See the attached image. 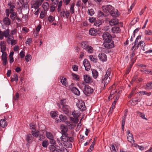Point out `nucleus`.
Segmentation results:
<instances>
[{
  "label": "nucleus",
  "mask_w": 152,
  "mask_h": 152,
  "mask_svg": "<svg viewBox=\"0 0 152 152\" xmlns=\"http://www.w3.org/2000/svg\"><path fill=\"white\" fill-rule=\"evenodd\" d=\"M139 44L142 50L144 51H145V47L146 45L145 42L143 41H139Z\"/></svg>",
  "instance_id": "58836bf2"
},
{
  "label": "nucleus",
  "mask_w": 152,
  "mask_h": 152,
  "mask_svg": "<svg viewBox=\"0 0 152 152\" xmlns=\"http://www.w3.org/2000/svg\"><path fill=\"white\" fill-rule=\"evenodd\" d=\"M60 79H61V82L63 85L66 87L68 86L66 78H64L63 77H61Z\"/></svg>",
  "instance_id": "4be33fe9"
},
{
  "label": "nucleus",
  "mask_w": 152,
  "mask_h": 152,
  "mask_svg": "<svg viewBox=\"0 0 152 152\" xmlns=\"http://www.w3.org/2000/svg\"><path fill=\"white\" fill-rule=\"evenodd\" d=\"M110 14L111 16L114 17H117L119 16V14L117 10H115L114 8Z\"/></svg>",
  "instance_id": "6ab92c4d"
},
{
  "label": "nucleus",
  "mask_w": 152,
  "mask_h": 152,
  "mask_svg": "<svg viewBox=\"0 0 152 152\" xmlns=\"http://www.w3.org/2000/svg\"><path fill=\"white\" fill-rule=\"evenodd\" d=\"M56 141L59 145L63 146V145H64V143L61 139V138L60 139L58 138H57L56 140Z\"/></svg>",
  "instance_id": "c9c22d12"
},
{
  "label": "nucleus",
  "mask_w": 152,
  "mask_h": 152,
  "mask_svg": "<svg viewBox=\"0 0 152 152\" xmlns=\"http://www.w3.org/2000/svg\"><path fill=\"white\" fill-rule=\"evenodd\" d=\"M48 144V140H45L42 142V145L44 148H46Z\"/></svg>",
  "instance_id": "3c124183"
},
{
  "label": "nucleus",
  "mask_w": 152,
  "mask_h": 152,
  "mask_svg": "<svg viewBox=\"0 0 152 152\" xmlns=\"http://www.w3.org/2000/svg\"><path fill=\"white\" fill-rule=\"evenodd\" d=\"M72 91L75 95L79 96L80 94V92L79 90L75 87H73L72 89Z\"/></svg>",
  "instance_id": "b1692460"
},
{
  "label": "nucleus",
  "mask_w": 152,
  "mask_h": 152,
  "mask_svg": "<svg viewBox=\"0 0 152 152\" xmlns=\"http://www.w3.org/2000/svg\"><path fill=\"white\" fill-rule=\"evenodd\" d=\"M44 0H37L32 1L31 2V8L35 10L39 9V7L41 5Z\"/></svg>",
  "instance_id": "f03ea898"
},
{
  "label": "nucleus",
  "mask_w": 152,
  "mask_h": 152,
  "mask_svg": "<svg viewBox=\"0 0 152 152\" xmlns=\"http://www.w3.org/2000/svg\"><path fill=\"white\" fill-rule=\"evenodd\" d=\"M89 44L88 41H85L82 42L80 43L81 46L82 48L84 49H86L88 46Z\"/></svg>",
  "instance_id": "393cba45"
},
{
  "label": "nucleus",
  "mask_w": 152,
  "mask_h": 152,
  "mask_svg": "<svg viewBox=\"0 0 152 152\" xmlns=\"http://www.w3.org/2000/svg\"><path fill=\"white\" fill-rule=\"evenodd\" d=\"M103 45L104 47L108 49L113 48L114 47V42L112 39L104 41Z\"/></svg>",
  "instance_id": "7ed1b4c3"
},
{
  "label": "nucleus",
  "mask_w": 152,
  "mask_h": 152,
  "mask_svg": "<svg viewBox=\"0 0 152 152\" xmlns=\"http://www.w3.org/2000/svg\"><path fill=\"white\" fill-rule=\"evenodd\" d=\"M70 119L71 121L75 123H77L79 121V119L78 118H74L73 117H70Z\"/></svg>",
  "instance_id": "c03bdc74"
},
{
  "label": "nucleus",
  "mask_w": 152,
  "mask_h": 152,
  "mask_svg": "<svg viewBox=\"0 0 152 152\" xmlns=\"http://www.w3.org/2000/svg\"><path fill=\"white\" fill-rule=\"evenodd\" d=\"M71 75L72 76V79L73 80L75 81H78L79 80L80 76L79 75L74 73H72Z\"/></svg>",
  "instance_id": "c756f323"
},
{
  "label": "nucleus",
  "mask_w": 152,
  "mask_h": 152,
  "mask_svg": "<svg viewBox=\"0 0 152 152\" xmlns=\"http://www.w3.org/2000/svg\"><path fill=\"white\" fill-rule=\"evenodd\" d=\"M61 129L62 134H67L66 132L68 130V128L66 126L62 124L61 125Z\"/></svg>",
  "instance_id": "a211bd4d"
},
{
  "label": "nucleus",
  "mask_w": 152,
  "mask_h": 152,
  "mask_svg": "<svg viewBox=\"0 0 152 152\" xmlns=\"http://www.w3.org/2000/svg\"><path fill=\"white\" fill-rule=\"evenodd\" d=\"M137 113L139 114V116L141 117L142 119H144L146 120H147L148 119L146 118L145 117V115L144 113L140 112L139 111H137Z\"/></svg>",
  "instance_id": "79ce46f5"
},
{
  "label": "nucleus",
  "mask_w": 152,
  "mask_h": 152,
  "mask_svg": "<svg viewBox=\"0 0 152 152\" xmlns=\"http://www.w3.org/2000/svg\"><path fill=\"white\" fill-rule=\"evenodd\" d=\"M60 104L62 107L65 105H67V101L66 99H61L60 100Z\"/></svg>",
  "instance_id": "09e8293b"
},
{
  "label": "nucleus",
  "mask_w": 152,
  "mask_h": 152,
  "mask_svg": "<svg viewBox=\"0 0 152 152\" xmlns=\"http://www.w3.org/2000/svg\"><path fill=\"white\" fill-rule=\"evenodd\" d=\"M118 23V20L117 18H114L112 19L110 21L109 23L110 25L113 26L117 24Z\"/></svg>",
  "instance_id": "bb28decb"
},
{
  "label": "nucleus",
  "mask_w": 152,
  "mask_h": 152,
  "mask_svg": "<svg viewBox=\"0 0 152 152\" xmlns=\"http://www.w3.org/2000/svg\"><path fill=\"white\" fill-rule=\"evenodd\" d=\"M88 20L90 23H92L95 21L96 18L94 17H89Z\"/></svg>",
  "instance_id": "338daca9"
},
{
  "label": "nucleus",
  "mask_w": 152,
  "mask_h": 152,
  "mask_svg": "<svg viewBox=\"0 0 152 152\" xmlns=\"http://www.w3.org/2000/svg\"><path fill=\"white\" fill-rule=\"evenodd\" d=\"M89 59L91 61L96 63L97 61V58L95 56L90 55L89 56Z\"/></svg>",
  "instance_id": "473e14b6"
},
{
  "label": "nucleus",
  "mask_w": 152,
  "mask_h": 152,
  "mask_svg": "<svg viewBox=\"0 0 152 152\" xmlns=\"http://www.w3.org/2000/svg\"><path fill=\"white\" fill-rule=\"evenodd\" d=\"M103 11L105 13H109L110 14L113 10L114 8L110 5L104 6L102 7Z\"/></svg>",
  "instance_id": "6e6552de"
},
{
  "label": "nucleus",
  "mask_w": 152,
  "mask_h": 152,
  "mask_svg": "<svg viewBox=\"0 0 152 152\" xmlns=\"http://www.w3.org/2000/svg\"><path fill=\"white\" fill-rule=\"evenodd\" d=\"M2 22L4 26H8L11 24V20L8 17H5L3 18Z\"/></svg>",
  "instance_id": "f8f14e48"
},
{
  "label": "nucleus",
  "mask_w": 152,
  "mask_h": 152,
  "mask_svg": "<svg viewBox=\"0 0 152 152\" xmlns=\"http://www.w3.org/2000/svg\"><path fill=\"white\" fill-rule=\"evenodd\" d=\"M85 50L88 53H92L94 49L91 46L89 45L86 49Z\"/></svg>",
  "instance_id": "e433bc0d"
},
{
  "label": "nucleus",
  "mask_w": 152,
  "mask_h": 152,
  "mask_svg": "<svg viewBox=\"0 0 152 152\" xmlns=\"http://www.w3.org/2000/svg\"><path fill=\"white\" fill-rule=\"evenodd\" d=\"M8 5L10 7L9 9L10 11V12H14V9L15 8V6L12 4L11 1L9 2Z\"/></svg>",
  "instance_id": "c85d7f7f"
},
{
  "label": "nucleus",
  "mask_w": 152,
  "mask_h": 152,
  "mask_svg": "<svg viewBox=\"0 0 152 152\" xmlns=\"http://www.w3.org/2000/svg\"><path fill=\"white\" fill-rule=\"evenodd\" d=\"M146 89H152V82L151 81L147 83L145 88Z\"/></svg>",
  "instance_id": "4c0bfd02"
},
{
  "label": "nucleus",
  "mask_w": 152,
  "mask_h": 152,
  "mask_svg": "<svg viewBox=\"0 0 152 152\" xmlns=\"http://www.w3.org/2000/svg\"><path fill=\"white\" fill-rule=\"evenodd\" d=\"M127 139L128 141L132 145L134 144L135 141L133 139V137L132 134H130L129 135H128Z\"/></svg>",
  "instance_id": "aec40b11"
},
{
  "label": "nucleus",
  "mask_w": 152,
  "mask_h": 152,
  "mask_svg": "<svg viewBox=\"0 0 152 152\" xmlns=\"http://www.w3.org/2000/svg\"><path fill=\"white\" fill-rule=\"evenodd\" d=\"M118 94H120L119 92L117 93L116 90L115 89L112 90L110 92V95L108 97L109 99H112L116 97V95Z\"/></svg>",
  "instance_id": "9b49d317"
},
{
  "label": "nucleus",
  "mask_w": 152,
  "mask_h": 152,
  "mask_svg": "<svg viewBox=\"0 0 152 152\" xmlns=\"http://www.w3.org/2000/svg\"><path fill=\"white\" fill-rule=\"evenodd\" d=\"M30 128L31 129V132H33L35 131L36 125L35 124L33 123H31L30 125Z\"/></svg>",
  "instance_id": "49530a36"
},
{
  "label": "nucleus",
  "mask_w": 152,
  "mask_h": 152,
  "mask_svg": "<svg viewBox=\"0 0 152 152\" xmlns=\"http://www.w3.org/2000/svg\"><path fill=\"white\" fill-rule=\"evenodd\" d=\"M111 70L110 68L108 69L106 71L105 75L102 79V83L104 84V86H106L110 81L112 78V75L111 74Z\"/></svg>",
  "instance_id": "f257e3e1"
},
{
  "label": "nucleus",
  "mask_w": 152,
  "mask_h": 152,
  "mask_svg": "<svg viewBox=\"0 0 152 152\" xmlns=\"http://www.w3.org/2000/svg\"><path fill=\"white\" fill-rule=\"evenodd\" d=\"M10 17L12 21H14L17 16V13L16 12H10Z\"/></svg>",
  "instance_id": "412c9836"
},
{
  "label": "nucleus",
  "mask_w": 152,
  "mask_h": 152,
  "mask_svg": "<svg viewBox=\"0 0 152 152\" xmlns=\"http://www.w3.org/2000/svg\"><path fill=\"white\" fill-rule=\"evenodd\" d=\"M98 56L99 59L102 61H107L106 55L104 53L99 54Z\"/></svg>",
  "instance_id": "f3484780"
},
{
  "label": "nucleus",
  "mask_w": 152,
  "mask_h": 152,
  "mask_svg": "<svg viewBox=\"0 0 152 152\" xmlns=\"http://www.w3.org/2000/svg\"><path fill=\"white\" fill-rule=\"evenodd\" d=\"M32 136L34 137H38L39 134H40V133L38 131H34L33 132H31Z\"/></svg>",
  "instance_id": "37998d69"
},
{
  "label": "nucleus",
  "mask_w": 152,
  "mask_h": 152,
  "mask_svg": "<svg viewBox=\"0 0 152 152\" xmlns=\"http://www.w3.org/2000/svg\"><path fill=\"white\" fill-rule=\"evenodd\" d=\"M59 118L60 122H65L66 120V117L65 115H59Z\"/></svg>",
  "instance_id": "a18cd8bd"
},
{
  "label": "nucleus",
  "mask_w": 152,
  "mask_h": 152,
  "mask_svg": "<svg viewBox=\"0 0 152 152\" xmlns=\"http://www.w3.org/2000/svg\"><path fill=\"white\" fill-rule=\"evenodd\" d=\"M75 3H73L70 4V12L71 14H73L74 13V7L75 6Z\"/></svg>",
  "instance_id": "f704fd0d"
},
{
  "label": "nucleus",
  "mask_w": 152,
  "mask_h": 152,
  "mask_svg": "<svg viewBox=\"0 0 152 152\" xmlns=\"http://www.w3.org/2000/svg\"><path fill=\"white\" fill-rule=\"evenodd\" d=\"M91 71L93 77L95 79L97 78L98 76V72L94 69H92Z\"/></svg>",
  "instance_id": "7c9ffc66"
},
{
  "label": "nucleus",
  "mask_w": 152,
  "mask_h": 152,
  "mask_svg": "<svg viewBox=\"0 0 152 152\" xmlns=\"http://www.w3.org/2000/svg\"><path fill=\"white\" fill-rule=\"evenodd\" d=\"M10 30L8 28L4 31L0 30V40L3 39L4 37L7 38L10 35Z\"/></svg>",
  "instance_id": "423d86ee"
},
{
  "label": "nucleus",
  "mask_w": 152,
  "mask_h": 152,
  "mask_svg": "<svg viewBox=\"0 0 152 152\" xmlns=\"http://www.w3.org/2000/svg\"><path fill=\"white\" fill-rule=\"evenodd\" d=\"M88 14L90 15H92L94 14V10L93 9H91L89 10H88Z\"/></svg>",
  "instance_id": "680f3d73"
},
{
  "label": "nucleus",
  "mask_w": 152,
  "mask_h": 152,
  "mask_svg": "<svg viewBox=\"0 0 152 152\" xmlns=\"http://www.w3.org/2000/svg\"><path fill=\"white\" fill-rule=\"evenodd\" d=\"M135 93V91L134 90H132V91L130 93V94L128 96V97L129 98H131V97L133 96V95Z\"/></svg>",
  "instance_id": "69168bd1"
},
{
  "label": "nucleus",
  "mask_w": 152,
  "mask_h": 152,
  "mask_svg": "<svg viewBox=\"0 0 152 152\" xmlns=\"http://www.w3.org/2000/svg\"><path fill=\"white\" fill-rule=\"evenodd\" d=\"M48 20L50 23H52L55 20V18L52 15H50L48 17Z\"/></svg>",
  "instance_id": "de8ad7c7"
},
{
  "label": "nucleus",
  "mask_w": 152,
  "mask_h": 152,
  "mask_svg": "<svg viewBox=\"0 0 152 152\" xmlns=\"http://www.w3.org/2000/svg\"><path fill=\"white\" fill-rule=\"evenodd\" d=\"M84 94L87 96H89L93 93L94 90L90 86L88 85H85L83 90Z\"/></svg>",
  "instance_id": "20e7f679"
},
{
  "label": "nucleus",
  "mask_w": 152,
  "mask_h": 152,
  "mask_svg": "<svg viewBox=\"0 0 152 152\" xmlns=\"http://www.w3.org/2000/svg\"><path fill=\"white\" fill-rule=\"evenodd\" d=\"M141 100V98H134L133 99L132 102L134 103L137 104L138 102H140Z\"/></svg>",
  "instance_id": "864d4df0"
},
{
  "label": "nucleus",
  "mask_w": 152,
  "mask_h": 152,
  "mask_svg": "<svg viewBox=\"0 0 152 152\" xmlns=\"http://www.w3.org/2000/svg\"><path fill=\"white\" fill-rule=\"evenodd\" d=\"M110 149L112 152H117V149L115 148V146L113 145H111Z\"/></svg>",
  "instance_id": "5fc2aeb1"
},
{
  "label": "nucleus",
  "mask_w": 152,
  "mask_h": 152,
  "mask_svg": "<svg viewBox=\"0 0 152 152\" xmlns=\"http://www.w3.org/2000/svg\"><path fill=\"white\" fill-rule=\"evenodd\" d=\"M112 30L113 33H119L121 31L120 28L116 26L113 27L112 28Z\"/></svg>",
  "instance_id": "cd10ccee"
},
{
  "label": "nucleus",
  "mask_w": 152,
  "mask_h": 152,
  "mask_svg": "<svg viewBox=\"0 0 152 152\" xmlns=\"http://www.w3.org/2000/svg\"><path fill=\"white\" fill-rule=\"evenodd\" d=\"M83 64L85 66V70L87 71L90 70L91 65L89 61L86 59H84L83 61Z\"/></svg>",
  "instance_id": "1a4fd4ad"
},
{
  "label": "nucleus",
  "mask_w": 152,
  "mask_h": 152,
  "mask_svg": "<svg viewBox=\"0 0 152 152\" xmlns=\"http://www.w3.org/2000/svg\"><path fill=\"white\" fill-rule=\"evenodd\" d=\"M84 82L87 83H91L93 82V79L89 75H83Z\"/></svg>",
  "instance_id": "0eeeda50"
},
{
  "label": "nucleus",
  "mask_w": 152,
  "mask_h": 152,
  "mask_svg": "<svg viewBox=\"0 0 152 152\" xmlns=\"http://www.w3.org/2000/svg\"><path fill=\"white\" fill-rule=\"evenodd\" d=\"M18 80V78L17 74L13 76V78L11 79V81L12 82L14 81H17Z\"/></svg>",
  "instance_id": "603ef678"
},
{
  "label": "nucleus",
  "mask_w": 152,
  "mask_h": 152,
  "mask_svg": "<svg viewBox=\"0 0 152 152\" xmlns=\"http://www.w3.org/2000/svg\"><path fill=\"white\" fill-rule=\"evenodd\" d=\"M102 37L104 41H107L108 39L111 40L112 38L111 35L108 33L105 32L102 34Z\"/></svg>",
  "instance_id": "9d476101"
},
{
  "label": "nucleus",
  "mask_w": 152,
  "mask_h": 152,
  "mask_svg": "<svg viewBox=\"0 0 152 152\" xmlns=\"http://www.w3.org/2000/svg\"><path fill=\"white\" fill-rule=\"evenodd\" d=\"M135 54V51L134 50L132 53H131L130 58L131 59V61H134V59H133V58Z\"/></svg>",
  "instance_id": "e2e57ef3"
},
{
  "label": "nucleus",
  "mask_w": 152,
  "mask_h": 152,
  "mask_svg": "<svg viewBox=\"0 0 152 152\" xmlns=\"http://www.w3.org/2000/svg\"><path fill=\"white\" fill-rule=\"evenodd\" d=\"M45 135L49 139L52 138H54L53 135L50 132L46 131L45 133Z\"/></svg>",
  "instance_id": "72a5a7b5"
},
{
  "label": "nucleus",
  "mask_w": 152,
  "mask_h": 152,
  "mask_svg": "<svg viewBox=\"0 0 152 152\" xmlns=\"http://www.w3.org/2000/svg\"><path fill=\"white\" fill-rule=\"evenodd\" d=\"M76 106L80 111H84L86 110L85 102L83 101H79L77 103Z\"/></svg>",
  "instance_id": "39448f33"
},
{
  "label": "nucleus",
  "mask_w": 152,
  "mask_h": 152,
  "mask_svg": "<svg viewBox=\"0 0 152 152\" xmlns=\"http://www.w3.org/2000/svg\"><path fill=\"white\" fill-rule=\"evenodd\" d=\"M34 139V137L31 134H27L26 137V141L28 143H31Z\"/></svg>",
  "instance_id": "2eb2a0df"
},
{
  "label": "nucleus",
  "mask_w": 152,
  "mask_h": 152,
  "mask_svg": "<svg viewBox=\"0 0 152 152\" xmlns=\"http://www.w3.org/2000/svg\"><path fill=\"white\" fill-rule=\"evenodd\" d=\"M31 58V55H27L25 57V60L27 62H28Z\"/></svg>",
  "instance_id": "4d7b16f0"
},
{
  "label": "nucleus",
  "mask_w": 152,
  "mask_h": 152,
  "mask_svg": "<svg viewBox=\"0 0 152 152\" xmlns=\"http://www.w3.org/2000/svg\"><path fill=\"white\" fill-rule=\"evenodd\" d=\"M1 51V52H5L6 48V42L4 41H1L0 42Z\"/></svg>",
  "instance_id": "ddd939ff"
},
{
  "label": "nucleus",
  "mask_w": 152,
  "mask_h": 152,
  "mask_svg": "<svg viewBox=\"0 0 152 152\" xmlns=\"http://www.w3.org/2000/svg\"><path fill=\"white\" fill-rule=\"evenodd\" d=\"M67 134H62V136L61 137V139L64 142H68V137L67 135Z\"/></svg>",
  "instance_id": "5701e85b"
},
{
  "label": "nucleus",
  "mask_w": 152,
  "mask_h": 152,
  "mask_svg": "<svg viewBox=\"0 0 152 152\" xmlns=\"http://www.w3.org/2000/svg\"><path fill=\"white\" fill-rule=\"evenodd\" d=\"M139 19L138 17L135 18H134L131 21V23H132V24H135L137 21L139 20Z\"/></svg>",
  "instance_id": "bf43d9fd"
},
{
  "label": "nucleus",
  "mask_w": 152,
  "mask_h": 152,
  "mask_svg": "<svg viewBox=\"0 0 152 152\" xmlns=\"http://www.w3.org/2000/svg\"><path fill=\"white\" fill-rule=\"evenodd\" d=\"M72 115L74 118H78L80 115V113L78 110H74L72 113Z\"/></svg>",
  "instance_id": "a878e982"
},
{
  "label": "nucleus",
  "mask_w": 152,
  "mask_h": 152,
  "mask_svg": "<svg viewBox=\"0 0 152 152\" xmlns=\"http://www.w3.org/2000/svg\"><path fill=\"white\" fill-rule=\"evenodd\" d=\"M11 41V44L12 45H16L17 43V40H14V39H12L10 40Z\"/></svg>",
  "instance_id": "0e129e2a"
},
{
  "label": "nucleus",
  "mask_w": 152,
  "mask_h": 152,
  "mask_svg": "<svg viewBox=\"0 0 152 152\" xmlns=\"http://www.w3.org/2000/svg\"><path fill=\"white\" fill-rule=\"evenodd\" d=\"M42 7L43 8L44 10H48L49 8V3L48 2L44 3L42 5Z\"/></svg>",
  "instance_id": "2f4dec72"
},
{
  "label": "nucleus",
  "mask_w": 152,
  "mask_h": 152,
  "mask_svg": "<svg viewBox=\"0 0 152 152\" xmlns=\"http://www.w3.org/2000/svg\"><path fill=\"white\" fill-rule=\"evenodd\" d=\"M72 68L74 71H78V66L75 65H73Z\"/></svg>",
  "instance_id": "052dcab7"
},
{
  "label": "nucleus",
  "mask_w": 152,
  "mask_h": 152,
  "mask_svg": "<svg viewBox=\"0 0 152 152\" xmlns=\"http://www.w3.org/2000/svg\"><path fill=\"white\" fill-rule=\"evenodd\" d=\"M145 33L146 35L148 34L150 35L152 34V31L151 30L148 31L145 30Z\"/></svg>",
  "instance_id": "774afa93"
},
{
  "label": "nucleus",
  "mask_w": 152,
  "mask_h": 152,
  "mask_svg": "<svg viewBox=\"0 0 152 152\" xmlns=\"http://www.w3.org/2000/svg\"><path fill=\"white\" fill-rule=\"evenodd\" d=\"M66 124L67 126L69 127V128H73L74 127V125L72 122L67 121L66 122Z\"/></svg>",
  "instance_id": "a19ab883"
},
{
  "label": "nucleus",
  "mask_w": 152,
  "mask_h": 152,
  "mask_svg": "<svg viewBox=\"0 0 152 152\" xmlns=\"http://www.w3.org/2000/svg\"><path fill=\"white\" fill-rule=\"evenodd\" d=\"M51 116L53 118H55L57 116V113L55 111H51L50 113Z\"/></svg>",
  "instance_id": "13d9d810"
},
{
  "label": "nucleus",
  "mask_w": 152,
  "mask_h": 152,
  "mask_svg": "<svg viewBox=\"0 0 152 152\" xmlns=\"http://www.w3.org/2000/svg\"><path fill=\"white\" fill-rule=\"evenodd\" d=\"M140 71L142 72H143L144 74H146L149 75L150 73V70H148L147 69H142L140 70Z\"/></svg>",
  "instance_id": "6e6d98bb"
},
{
  "label": "nucleus",
  "mask_w": 152,
  "mask_h": 152,
  "mask_svg": "<svg viewBox=\"0 0 152 152\" xmlns=\"http://www.w3.org/2000/svg\"><path fill=\"white\" fill-rule=\"evenodd\" d=\"M49 149L50 151L51 152H54L55 151H56V145H50L49 146Z\"/></svg>",
  "instance_id": "ea45409f"
},
{
  "label": "nucleus",
  "mask_w": 152,
  "mask_h": 152,
  "mask_svg": "<svg viewBox=\"0 0 152 152\" xmlns=\"http://www.w3.org/2000/svg\"><path fill=\"white\" fill-rule=\"evenodd\" d=\"M69 107L68 105L64 106L62 107L61 108L63 112L65 114L67 115L69 114Z\"/></svg>",
  "instance_id": "4468645a"
},
{
  "label": "nucleus",
  "mask_w": 152,
  "mask_h": 152,
  "mask_svg": "<svg viewBox=\"0 0 152 152\" xmlns=\"http://www.w3.org/2000/svg\"><path fill=\"white\" fill-rule=\"evenodd\" d=\"M2 53L1 56L2 60H5L7 59V54L6 52H2Z\"/></svg>",
  "instance_id": "8fccbe9b"
},
{
  "label": "nucleus",
  "mask_w": 152,
  "mask_h": 152,
  "mask_svg": "<svg viewBox=\"0 0 152 152\" xmlns=\"http://www.w3.org/2000/svg\"><path fill=\"white\" fill-rule=\"evenodd\" d=\"M89 34L92 36H95L97 34V30L94 28H91L89 31Z\"/></svg>",
  "instance_id": "dca6fc26"
}]
</instances>
